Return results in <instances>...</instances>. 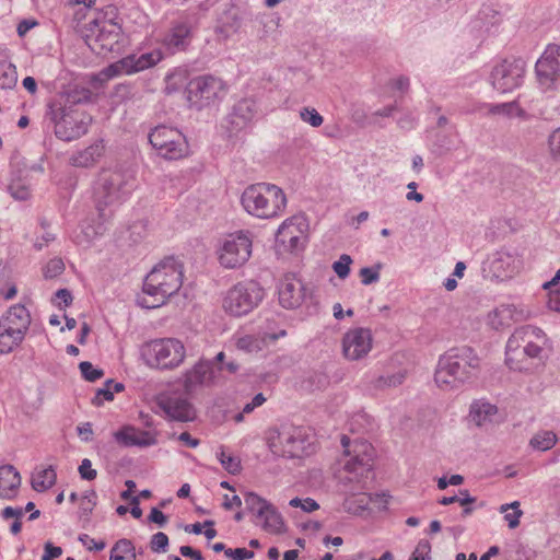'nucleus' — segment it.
Here are the masks:
<instances>
[{
  "instance_id": "obj_3",
  "label": "nucleus",
  "mask_w": 560,
  "mask_h": 560,
  "mask_svg": "<svg viewBox=\"0 0 560 560\" xmlns=\"http://www.w3.org/2000/svg\"><path fill=\"white\" fill-rule=\"evenodd\" d=\"M132 171H103L94 187V200L100 219H109L114 210L125 202L136 188Z\"/></svg>"
},
{
  "instance_id": "obj_14",
  "label": "nucleus",
  "mask_w": 560,
  "mask_h": 560,
  "mask_svg": "<svg viewBox=\"0 0 560 560\" xmlns=\"http://www.w3.org/2000/svg\"><path fill=\"white\" fill-rule=\"evenodd\" d=\"M308 224L303 215H293L282 222L276 234V244L285 252L304 248Z\"/></svg>"
},
{
  "instance_id": "obj_13",
  "label": "nucleus",
  "mask_w": 560,
  "mask_h": 560,
  "mask_svg": "<svg viewBox=\"0 0 560 560\" xmlns=\"http://www.w3.org/2000/svg\"><path fill=\"white\" fill-rule=\"evenodd\" d=\"M537 82L542 91L560 86V46L549 44L535 65Z\"/></svg>"
},
{
  "instance_id": "obj_40",
  "label": "nucleus",
  "mask_w": 560,
  "mask_h": 560,
  "mask_svg": "<svg viewBox=\"0 0 560 560\" xmlns=\"http://www.w3.org/2000/svg\"><path fill=\"white\" fill-rule=\"evenodd\" d=\"M500 512L504 513V520L508 522L510 528H516L520 524V518L523 515L520 510V502L514 501L510 504H503L500 506Z\"/></svg>"
},
{
  "instance_id": "obj_53",
  "label": "nucleus",
  "mask_w": 560,
  "mask_h": 560,
  "mask_svg": "<svg viewBox=\"0 0 560 560\" xmlns=\"http://www.w3.org/2000/svg\"><path fill=\"white\" fill-rule=\"evenodd\" d=\"M168 546V537L166 534L159 532L154 534L150 541L151 550L154 552H165Z\"/></svg>"
},
{
  "instance_id": "obj_16",
  "label": "nucleus",
  "mask_w": 560,
  "mask_h": 560,
  "mask_svg": "<svg viewBox=\"0 0 560 560\" xmlns=\"http://www.w3.org/2000/svg\"><path fill=\"white\" fill-rule=\"evenodd\" d=\"M341 444L346 450V454L350 458L345 463V469L349 472L363 476L372 469L374 458L373 446L365 441H355L350 450V439L346 435L341 438Z\"/></svg>"
},
{
  "instance_id": "obj_28",
  "label": "nucleus",
  "mask_w": 560,
  "mask_h": 560,
  "mask_svg": "<svg viewBox=\"0 0 560 560\" xmlns=\"http://www.w3.org/2000/svg\"><path fill=\"white\" fill-rule=\"evenodd\" d=\"M256 106L254 101L244 98L237 102L230 115V121L236 130L246 127L255 117Z\"/></svg>"
},
{
  "instance_id": "obj_29",
  "label": "nucleus",
  "mask_w": 560,
  "mask_h": 560,
  "mask_svg": "<svg viewBox=\"0 0 560 560\" xmlns=\"http://www.w3.org/2000/svg\"><path fill=\"white\" fill-rule=\"evenodd\" d=\"M104 144L102 140L95 141L84 150L73 153L70 158V163L77 167L93 166L104 153Z\"/></svg>"
},
{
  "instance_id": "obj_57",
  "label": "nucleus",
  "mask_w": 560,
  "mask_h": 560,
  "mask_svg": "<svg viewBox=\"0 0 560 560\" xmlns=\"http://www.w3.org/2000/svg\"><path fill=\"white\" fill-rule=\"evenodd\" d=\"M79 474L84 480H94L97 476L95 469L92 468V463L90 459L84 458L79 466Z\"/></svg>"
},
{
  "instance_id": "obj_34",
  "label": "nucleus",
  "mask_w": 560,
  "mask_h": 560,
  "mask_svg": "<svg viewBox=\"0 0 560 560\" xmlns=\"http://www.w3.org/2000/svg\"><path fill=\"white\" fill-rule=\"evenodd\" d=\"M57 475L52 466L36 471L32 477V488L44 492L56 483Z\"/></svg>"
},
{
  "instance_id": "obj_23",
  "label": "nucleus",
  "mask_w": 560,
  "mask_h": 560,
  "mask_svg": "<svg viewBox=\"0 0 560 560\" xmlns=\"http://www.w3.org/2000/svg\"><path fill=\"white\" fill-rule=\"evenodd\" d=\"M278 294L281 306L293 310L302 304L305 298V288L294 275H285L279 284Z\"/></svg>"
},
{
  "instance_id": "obj_64",
  "label": "nucleus",
  "mask_w": 560,
  "mask_h": 560,
  "mask_svg": "<svg viewBox=\"0 0 560 560\" xmlns=\"http://www.w3.org/2000/svg\"><path fill=\"white\" fill-rule=\"evenodd\" d=\"M547 304L550 310L560 312V290H555L549 293Z\"/></svg>"
},
{
  "instance_id": "obj_35",
  "label": "nucleus",
  "mask_w": 560,
  "mask_h": 560,
  "mask_svg": "<svg viewBox=\"0 0 560 560\" xmlns=\"http://www.w3.org/2000/svg\"><path fill=\"white\" fill-rule=\"evenodd\" d=\"M488 112L491 115H501L509 118L520 117L524 120L528 118L527 113L523 108H521L516 102L489 104Z\"/></svg>"
},
{
  "instance_id": "obj_21",
  "label": "nucleus",
  "mask_w": 560,
  "mask_h": 560,
  "mask_svg": "<svg viewBox=\"0 0 560 560\" xmlns=\"http://www.w3.org/2000/svg\"><path fill=\"white\" fill-rule=\"evenodd\" d=\"M372 334L368 328H352L342 338V351L348 360H360L372 349Z\"/></svg>"
},
{
  "instance_id": "obj_11",
  "label": "nucleus",
  "mask_w": 560,
  "mask_h": 560,
  "mask_svg": "<svg viewBox=\"0 0 560 560\" xmlns=\"http://www.w3.org/2000/svg\"><path fill=\"white\" fill-rule=\"evenodd\" d=\"M252 240L248 233L240 231L229 234L219 248V261L225 268L243 266L252 255Z\"/></svg>"
},
{
  "instance_id": "obj_18",
  "label": "nucleus",
  "mask_w": 560,
  "mask_h": 560,
  "mask_svg": "<svg viewBox=\"0 0 560 560\" xmlns=\"http://www.w3.org/2000/svg\"><path fill=\"white\" fill-rule=\"evenodd\" d=\"M268 445L275 455L298 457L304 446L302 431L292 425L283 427L276 435L269 438Z\"/></svg>"
},
{
  "instance_id": "obj_33",
  "label": "nucleus",
  "mask_w": 560,
  "mask_h": 560,
  "mask_svg": "<svg viewBox=\"0 0 560 560\" xmlns=\"http://www.w3.org/2000/svg\"><path fill=\"white\" fill-rule=\"evenodd\" d=\"M23 335L14 329H8L0 324V354H8L19 347L24 340Z\"/></svg>"
},
{
  "instance_id": "obj_56",
  "label": "nucleus",
  "mask_w": 560,
  "mask_h": 560,
  "mask_svg": "<svg viewBox=\"0 0 560 560\" xmlns=\"http://www.w3.org/2000/svg\"><path fill=\"white\" fill-rule=\"evenodd\" d=\"M225 557L232 560H247L254 557V552L246 548L226 549Z\"/></svg>"
},
{
  "instance_id": "obj_25",
  "label": "nucleus",
  "mask_w": 560,
  "mask_h": 560,
  "mask_svg": "<svg viewBox=\"0 0 560 560\" xmlns=\"http://www.w3.org/2000/svg\"><path fill=\"white\" fill-rule=\"evenodd\" d=\"M116 442L124 446L148 447L158 443L156 435L150 431L136 429L133 427H124L114 433Z\"/></svg>"
},
{
  "instance_id": "obj_41",
  "label": "nucleus",
  "mask_w": 560,
  "mask_h": 560,
  "mask_svg": "<svg viewBox=\"0 0 560 560\" xmlns=\"http://www.w3.org/2000/svg\"><path fill=\"white\" fill-rule=\"evenodd\" d=\"M244 501L249 511L256 512L257 517H262V512L266 511L269 504L267 500L254 492H246L244 494Z\"/></svg>"
},
{
  "instance_id": "obj_44",
  "label": "nucleus",
  "mask_w": 560,
  "mask_h": 560,
  "mask_svg": "<svg viewBox=\"0 0 560 560\" xmlns=\"http://www.w3.org/2000/svg\"><path fill=\"white\" fill-rule=\"evenodd\" d=\"M8 191L15 200L21 201L28 199L31 196L30 185L21 178L12 179L8 186Z\"/></svg>"
},
{
  "instance_id": "obj_52",
  "label": "nucleus",
  "mask_w": 560,
  "mask_h": 560,
  "mask_svg": "<svg viewBox=\"0 0 560 560\" xmlns=\"http://www.w3.org/2000/svg\"><path fill=\"white\" fill-rule=\"evenodd\" d=\"M292 508H301L304 512H314L319 509V504L312 498H293L289 502Z\"/></svg>"
},
{
  "instance_id": "obj_10",
  "label": "nucleus",
  "mask_w": 560,
  "mask_h": 560,
  "mask_svg": "<svg viewBox=\"0 0 560 560\" xmlns=\"http://www.w3.org/2000/svg\"><path fill=\"white\" fill-rule=\"evenodd\" d=\"M526 63L521 58L504 59L490 73V83L500 93H510L523 83Z\"/></svg>"
},
{
  "instance_id": "obj_36",
  "label": "nucleus",
  "mask_w": 560,
  "mask_h": 560,
  "mask_svg": "<svg viewBox=\"0 0 560 560\" xmlns=\"http://www.w3.org/2000/svg\"><path fill=\"white\" fill-rule=\"evenodd\" d=\"M261 518L264 520L262 528L265 530L273 534H279L283 530L284 523L282 516L271 503L262 512Z\"/></svg>"
},
{
  "instance_id": "obj_30",
  "label": "nucleus",
  "mask_w": 560,
  "mask_h": 560,
  "mask_svg": "<svg viewBox=\"0 0 560 560\" xmlns=\"http://www.w3.org/2000/svg\"><path fill=\"white\" fill-rule=\"evenodd\" d=\"M502 320L524 322L532 318L536 312L526 304H502L495 310Z\"/></svg>"
},
{
  "instance_id": "obj_2",
  "label": "nucleus",
  "mask_w": 560,
  "mask_h": 560,
  "mask_svg": "<svg viewBox=\"0 0 560 560\" xmlns=\"http://www.w3.org/2000/svg\"><path fill=\"white\" fill-rule=\"evenodd\" d=\"M479 371L480 358L472 348L454 347L440 357L434 381L443 390L456 389L476 377Z\"/></svg>"
},
{
  "instance_id": "obj_46",
  "label": "nucleus",
  "mask_w": 560,
  "mask_h": 560,
  "mask_svg": "<svg viewBox=\"0 0 560 560\" xmlns=\"http://www.w3.org/2000/svg\"><path fill=\"white\" fill-rule=\"evenodd\" d=\"M65 271V264L61 258L50 259L43 269L46 279H54Z\"/></svg>"
},
{
  "instance_id": "obj_31",
  "label": "nucleus",
  "mask_w": 560,
  "mask_h": 560,
  "mask_svg": "<svg viewBox=\"0 0 560 560\" xmlns=\"http://www.w3.org/2000/svg\"><path fill=\"white\" fill-rule=\"evenodd\" d=\"M497 406L488 401L478 400L471 404L469 415L471 421L480 427L488 422H491L492 418L497 415Z\"/></svg>"
},
{
  "instance_id": "obj_24",
  "label": "nucleus",
  "mask_w": 560,
  "mask_h": 560,
  "mask_svg": "<svg viewBox=\"0 0 560 560\" xmlns=\"http://www.w3.org/2000/svg\"><path fill=\"white\" fill-rule=\"evenodd\" d=\"M214 377L211 361L200 360L184 375V388L187 393L194 392L198 386L208 385Z\"/></svg>"
},
{
  "instance_id": "obj_49",
  "label": "nucleus",
  "mask_w": 560,
  "mask_h": 560,
  "mask_svg": "<svg viewBox=\"0 0 560 560\" xmlns=\"http://www.w3.org/2000/svg\"><path fill=\"white\" fill-rule=\"evenodd\" d=\"M300 117L304 122L310 124L312 127H319L324 121L323 116L315 108L310 107L302 108Z\"/></svg>"
},
{
  "instance_id": "obj_63",
  "label": "nucleus",
  "mask_w": 560,
  "mask_h": 560,
  "mask_svg": "<svg viewBox=\"0 0 560 560\" xmlns=\"http://www.w3.org/2000/svg\"><path fill=\"white\" fill-rule=\"evenodd\" d=\"M1 516L4 520H9L12 517H15V520L21 518L23 516V509L7 506L2 510Z\"/></svg>"
},
{
  "instance_id": "obj_8",
  "label": "nucleus",
  "mask_w": 560,
  "mask_h": 560,
  "mask_svg": "<svg viewBox=\"0 0 560 560\" xmlns=\"http://www.w3.org/2000/svg\"><path fill=\"white\" fill-rule=\"evenodd\" d=\"M91 35L88 37V44L96 54H107L118 49L121 40V26L110 18H96L91 23Z\"/></svg>"
},
{
  "instance_id": "obj_61",
  "label": "nucleus",
  "mask_w": 560,
  "mask_h": 560,
  "mask_svg": "<svg viewBox=\"0 0 560 560\" xmlns=\"http://www.w3.org/2000/svg\"><path fill=\"white\" fill-rule=\"evenodd\" d=\"M62 555L60 547L54 546L51 542H46L44 547V555L42 560H54Z\"/></svg>"
},
{
  "instance_id": "obj_38",
  "label": "nucleus",
  "mask_w": 560,
  "mask_h": 560,
  "mask_svg": "<svg viewBox=\"0 0 560 560\" xmlns=\"http://www.w3.org/2000/svg\"><path fill=\"white\" fill-rule=\"evenodd\" d=\"M557 441V435L552 431H541L530 439L529 445L537 451H548L556 445Z\"/></svg>"
},
{
  "instance_id": "obj_42",
  "label": "nucleus",
  "mask_w": 560,
  "mask_h": 560,
  "mask_svg": "<svg viewBox=\"0 0 560 560\" xmlns=\"http://www.w3.org/2000/svg\"><path fill=\"white\" fill-rule=\"evenodd\" d=\"M217 457L220 460L221 465L225 470L230 474L236 475L241 471V460L238 457L233 456L231 454H226L223 446L217 452Z\"/></svg>"
},
{
  "instance_id": "obj_45",
  "label": "nucleus",
  "mask_w": 560,
  "mask_h": 560,
  "mask_svg": "<svg viewBox=\"0 0 560 560\" xmlns=\"http://www.w3.org/2000/svg\"><path fill=\"white\" fill-rule=\"evenodd\" d=\"M406 377V373L404 371H398L392 375H381L374 382L375 388H385V387H395L400 385Z\"/></svg>"
},
{
  "instance_id": "obj_51",
  "label": "nucleus",
  "mask_w": 560,
  "mask_h": 560,
  "mask_svg": "<svg viewBox=\"0 0 560 560\" xmlns=\"http://www.w3.org/2000/svg\"><path fill=\"white\" fill-rule=\"evenodd\" d=\"M380 270L381 265H375L374 267H364L360 270L361 282L364 285L372 284L377 282L380 279Z\"/></svg>"
},
{
  "instance_id": "obj_15",
  "label": "nucleus",
  "mask_w": 560,
  "mask_h": 560,
  "mask_svg": "<svg viewBox=\"0 0 560 560\" xmlns=\"http://www.w3.org/2000/svg\"><path fill=\"white\" fill-rule=\"evenodd\" d=\"M521 259L515 253L500 249L483 264L482 272L491 280L504 281L513 278L521 268Z\"/></svg>"
},
{
  "instance_id": "obj_19",
  "label": "nucleus",
  "mask_w": 560,
  "mask_h": 560,
  "mask_svg": "<svg viewBox=\"0 0 560 560\" xmlns=\"http://www.w3.org/2000/svg\"><path fill=\"white\" fill-rule=\"evenodd\" d=\"M156 404L172 420L188 422L196 419L195 407L183 394H161L156 399Z\"/></svg>"
},
{
  "instance_id": "obj_47",
  "label": "nucleus",
  "mask_w": 560,
  "mask_h": 560,
  "mask_svg": "<svg viewBox=\"0 0 560 560\" xmlns=\"http://www.w3.org/2000/svg\"><path fill=\"white\" fill-rule=\"evenodd\" d=\"M351 264V257L347 254H343L337 261L332 264V269L340 279H346L350 273Z\"/></svg>"
},
{
  "instance_id": "obj_4",
  "label": "nucleus",
  "mask_w": 560,
  "mask_h": 560,
  "mask_svg": "<svg viewBox=\"0 0 560 560\" xmlns=\"http://www.w3.org/2000/svg\"><path fill=\"white\" fill-rule=\"evenodd\" d=\"M287 196L277 185L257 183L247 186L241 195L243 209L258 219H275L280 217L287 207Z\"/></svg>"
},
{
  "instance_id": "obj_37",
  "label": "nucleus",
  "mask_w": 560,
  "mask_h": 560,
  "mask_svg": "<svg viewBox=\"0 0 560 560\" xmlns=\"http://www.w3.org/2000/svg\"><path fill=\"white\" fill-rule=\"evenodd\" d=\"M109 560H136V550L129 539H119L112 548Z\"/></svg>"
},
{
  "instance_id": "obj_27",
  "label": "nucleus",
  "mask_w": 560,
  "mask_h": 560,
  "mask_svg": "<svg viewBox=\"0 0 560 560\" xmlns=\"http://www.w3.org/2000/svg\"><path fill=\"white\" fill-rule=\"evenodd\" d=\"M21 486V475L12 465L0 467V497L3 499H13Z\"/></svg>"
},
{
  "instance_id": "obj_32",
  "label": "nucleus",
  "mask_w": 560,
  "mask_h": 560,
  "mask_svg": "<svg viewBox=\"0 0 560 560\" xmlns=\"http://www.w3.org/2000/svg\"><path fill=\"white\" fill-rule=\"evenodd\" d=\"M267 338L275 340L277 336L244 335L236 338L235 346L238 350L245 353H256L261 351L267 346Z\"/></svg>"
},
{
  "instance_id": "obj_12",
  "label": "nucleus",
  "mask_w": 560,
  "mask_h": 560,
  "mask_svg": "<svg viewBox=\"0 0 560 560\" xmlns=\"http://www.w3.org/2000/svg\"><path fill=\"white\" fill-rule=\"evenodd\" d=\"M185 354V347L178 339H158L148 345L149 363L158 369L177 368Z\"/></svg>"
},
{
  "instance_id": "obj_50",
  "label": "nucleus",
  "mask_w": 560,
  "mask_h": 560,
  "mask_svg": "<svg viewBox=\"0 0 560 560\" xmlns=\"http://www.w3.org/2000/svg\"><path fill=\"white\" fill-rule=\"evenodd\" d=\"M105 231V228L103 223H98L96 226L88 225L82 229V237L80 235L77 236L78 243H90L92 242L96 236L102 235Z\"/></svg>"
},
{
  "instance_id": "obj_54",
  "label": "nucleus",
  "mask_w": 560,
  "mask_h": 560,
  "mask_svg": "<svg viewBox=\"0 0 560 560\" xmlns=\"http://www.w3.org/2000/svg\"><path fill=\"white\" fill-rule=\"evenodd\" d=\"M431 545L428 540H420L409 560H429Z\"/></svg>"
},
{
  "instance_id": "obj_60",
  "label": "nucleus",
  "mask_w": 560,
  "mask_h": 560,
  "mask_svg": "<svg viewBox=\"0 0 560 560\" xmlns=\"http://www.w3.org/2000/svg\"><path fill=\"white\" fill-rule=\"evenodd\" d=\"M79 540L88 547L89 550H96L101 551L105 548L106 544L105 541H96L95 539L91 538L88 534H82L79 536Z\"/></svg>"
},
{
  "instance_id": "obj_1",
  "label": "nucleus",
  "mask_w": 560,
  "mask_h": 560,
  "mask_svg": "<svg viewBox=\"0 0 560 560\" xmlns=\"http://www.w3.org/2000/svg\"><path fill=\"white\" fill-rule=\"evenodd\" d=\"M184 279V265L174 256L160 260L145 276L142 294L137 303L143 308H156L178 292Z\"/></svg>"
},
{
  "instance_id": "obj_17",
  "label": "nucleus",
  "mask_w": 560,
  "mask_h": 560,
  "mask_svg": "<svg viewBox=\"0 0 560 560\" xmlns=\"http://www.w3.org/2000/svg\"><path fill=\"white\" fill-rule=\"evenodd\" d=\"M162 57L160 50L144 52L139 56L129 55L108 66L104 70V73L107 78H114L120 74H132L155 66L162 60Z\"/></svg>"
},
{
  "instance_id": "obj_62",
  "label": "nucleus",
  "mask_w": 560,
  "mask_h": 560,
  "mask_svg": "<svg viewBox=\"0 0 560 560\" xmlns=\"http://www.w3.org/2000/svg\"><path fill=\"white\" fill-rule=\"evenodd\" d=\"M148 518L150 522L158 524L160 527H163L167 522V517L158 508H153L151 510Z\"/></svg>"
},
{
  "instance_id": "obj_48",
  "label": "nucleus",
  "mask_w": 560,
  "mask_h": 560,
  "mask_svg": "<svg viewBox=\"0 0 560 560\" xmlns=\"http://www.w3.org/2000/svg\"><path fill=\"white\" fill-rule=\"evenodd\" d=\"M82 376L89 382H95L104 375L103 370L96 369L91 362L83 361L79 364Z\"/></svg>"
},
{
  "instance_id": "obj_20",
  "label": "nucleus",
  "mask_w": 560,
  "mask_h": 560,
  "mask_svg": "<svg viewBox=\"0 0 560 560\" xmlns=\"http://www.w3.org/2000/svg\"><path fill=\"white\" fill-rule=\"evenodd\" d=\"M91 120V116L83 113L63 112L55 122V135L65 141L78 139L88 132Z\"/></svg>"
},
{
  "instance_id": "obj_43",
  "label": "nucleus",
  "mask_w": 560,
  "mask_h": 560,
  "mask_svg": "<svg viewBox=\"0 0 560 560\" xmlns=\"http://www.w3.org/2000/svg\"><path fill=\"white\" fill-rule=\"evenodd\" d=\"M370 497L366 493H361L358 497H351L345 500V509L353 514H361L368 509Z\"/></svg>"
},
{
  "instance_id": "obj_6",
  "label": "nucleus",
  "mask_w": 560,
  "mask_h": 560,
  "mask_svg": "<svg viewBox=\"0 0 560 560\" xmlns=\"http://www.w3.org/2000/svg\"><path fill=\"white\" fill-rule=\"evenodd\" d=\"M264 299V289L256 281L238 282L232 287L224 300L223 307L232 316H243L252 312Z\"/></svg>"
},
{
  "instance_id": "obj_55",
  "label": "nucleus",
  "mask_w": 560,
  "mask_h": 560,
  "mask_svg": "<svg viewBox=\"0 0 560 560\" xmlns=\"http://www.w3.org/2000/svg\"><path fill=\"white\" fill-rule=\"evenodd\" d=\"M113 381L108 380L106 381L103 388H100L96 393V396L94 398V404L100 405L104 400H113L114 399V392L112 389Z\"/></svg>"
},
{
  "instance_id": "obj_59",
  "label": "nucleus",
  "mask_w": 560,
  "mask_h": 560,
  "mask_svg": "<svg viewBox=\"0 0 560 560\" xmlns=\"http://www.w3.org/2000/svg\"><path fill=\"white\" fill-rule=\"evenodd\" d=\"M551 155L560 160V128L556 129L548 139Z\"/></svg>"
},
{
  "instance_id": "obj_39",
  "label": "nucleus",
  "mask_w": 560,
  "mask_h": 560,
  "mask_svg": "<svg viewBox=\"0 0 560 560\" xmlns=\"http://www.w3.org/2000/svg\"><path fill=\"white\" fill-rule=\"evenodd\" d=\"M18 82L16 67L10 62H0V88L13 89Z\"/></svg>"
},
{
  "instance_id": "obj_58",
  "label": "nucleus",
  "mask_w": 560,
  "mask_h": 560,
  "mask_svg": "<svg viewBox=\"0 0 560 560\" xmlns=\"http://www.w3.org/2000/svg\"><path fill=\"white\" fill-rule=\"evenodd\" d=\"M96 493L95 491H90V492H86L82 499H81V503H80V509L82 510V512L84 514H89L92 512L93 508L95 506L96 504Z\"/></svg>"
},
{
  "instance_id": "obj_22",
  "label": "nucleus",
  "mask_w": 560,
  "mask_h": 560,
  "mask_svg": "<svg viewBox=\"0 0 560 560\" xmlns=\"http://www.w3.org/2000/svg\"><path fill=\"white\" fill-rule=\"evenodd\" d=\"M195 23L191 15L175 21L163 39L165 47L172 52L185 50L190 44Z\"/></svg>"
},
{
  "instance_id": "obj_26",
  "label": "nucleus",
  "mask_w": 560,
  "mask_h": 560,
  "mask_svg": "<svg viewBox=\"0 0 560 560\" xmlns=\"http://www.w3.org/2000/svg\"><path fill=\"white\" fill-rule=\"evenodd\" d=\"M0 324L25 336L31 325L30 312L21 304L13 305L1 316Z\"/></svg>"
},
{
  "instance_id": "obj_7",
  "label": "nucleus",
  "mask_w": 560,
  "mask_h": 560,
  "mask_svg": "<svg viewBox=\"0 0 560 560\" xmlns=\"http://www.w3.org/2000/svg\"><path fill=\"white\" fill-rule=\"evenodd\" d=\"M149 142L165 160H178L188 154V142L176 128L158 126L149 133Z\"/></svg>"
},
{
  "instance_id": "obj_5",
  "label": "nucleus",
  "mask_w": 560,
  "mask_h": 560,
  "mask_svg": "<svg viewBox=\"0 0 560 560\" xmlns=\"http://www.w3.org/2000/svg\"><path fill=\"white\" fill-rule=\"evenodd\" d=\"M546 341V334L539 327L524 325L516 328L506 342L505 363L512 370L522 371L523 359H539Z\"/></svg>"
},
{
  "instance_id": "obj_9",
  "label": "nucleus",
  "mask_w": 560,
  "mask_h": 560,
  "mask_svg": "<svg viewBox=\"0 0 560 560\" xmlns=\"http://www.w3.org/2000/svg\"><path fill=\"white\" fill-rule=\"evenodd\" d=\"M225 84L213 75H201L192 79L188 85V101L190 106L201 109L215 104L224 97Z\"/></svg>"
}]
</instances>
